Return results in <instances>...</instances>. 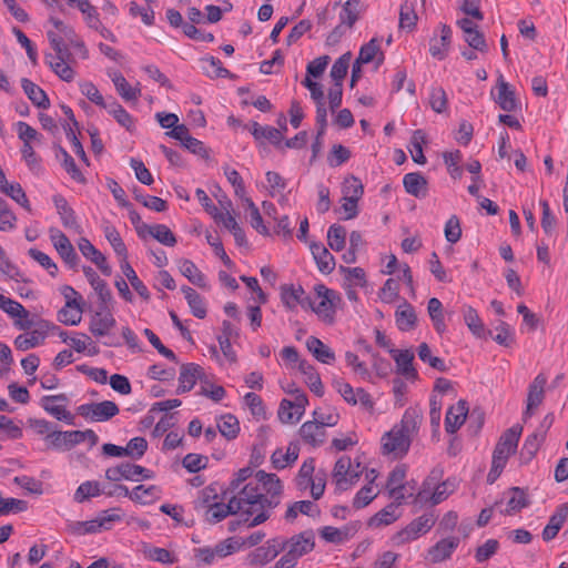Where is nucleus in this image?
<instances>
[{"label":"nucleus","mask_w":568,"mask_h":568,"mask_svg":"<svg viewBox=\"0 0 568 568\" xmlns=\"http://www.w3.org/2000/svg\"><path fill=\"white\" fill-rule=\"evenodd\" d=\"M283 486L275 474H267L264 470L255 473L243 487L231 490L233 496L232 505L235 511L246 515L242 521H231L230 530L236 526L244 525L246 528L263 524L270 518L268 510L275 508L281 501Z\"/></svg>","instance_id":"obj_1"},{"label":"nucleus","mask_w":568,"mask_h":568,"mask_svg":"<svg viewBox=\"0 0 568 568\" xmlns=\"http://www.w3.org/2000/svg\"><path fill=\"white\" fill-rule=\"evenodd\" d=\"M422 420V409L418 407H408L404 412L400 422L395 424L390 430L382 436V454L384 456H392L393 458L404 457L409 450L413 438L418 434Z\"/></svg>","instance_id":"obj_2"},{"label":"nucleus","mask_w":568,"mask_h":568,"mask_svg":"<svg viewBox=\"0 0 568 568\" xmlns=\"http://www.w3.org/2000/svg\"><path fill=\"white\" fill-rule=\"evenodd\" d=\"M342 302L341 294L324 284H315L308 298L307 310L326 325L335 323L336 311Z\"/></svg>","instance_id":"obj_3"},{"label":"nucleus","mask_w":568,"mask_h":568,"mask_svg":"<svg viewBox=\"0 0 568 568\" xmlns=\"http://www.w3.org/2000/svg\"><path fill=\"white\" fill-rule=\"evenodd\" d=\"M520 435L521 428L511 427L499 437L493 452L491 467L487 475V481L489 484L497 480L506 467L509 457L516 453Z\"/></svg>","instance_id":"obj_4"},{"label":"nucleus","mask_w":568,"mask_h":568,"mask_svg":"<svg viewBox=\"0 0 568 568\" xmlns=\"http://www.w3.org/2000/svg\"><path fill=\"white\" fill-rule=\"evenodd\" d=\"M408 466L397 464L389 473L385 483V493L397 504H405L409 498L415 503L416 481L407 480Z\"/></svg>","instance_id":"obj_5"},{"label":"nucleus","mask_w":568,"mask_h":568,"mask_svg":"<svg viewBox=\"0 0 568 568\" xmlns=\"http://www.w3.org/2000/svg\"><path fill=\"white\" fill-rule=\"evenodd\" d=\"M438 478L439 473L432 471L423 481L422 488L415 496L416 504L429 501L432 505H438L446 500L457 489V483L455 479L448 478L437 484Z\"/></svg>","instance_id":"obj_6"},{"label":"nucleus","mask_w":568,"mask_h":568,"mask_svg":"<svg viewBox=\"0 0 568 568\" xmlns=\"http://www.w3.org/2000/svg\"><path fill=\"white\" fill-rule=\"evenodd\" d=\"M195 509L203 514L205 521L209 524H217L231 514H239L235 511V506L232 505L231 498L225 504L220 501L217 495H213L212 490L209 489L201 491L200 497L195 501Z\"/></svg>","instance_id":"obj_7"},{"label":"nucleus","mask_w":568,"mask_h":568,"mask_svg":"<svg viewBox=\"0 0 568 568\" xmlns=\"http://www.w3.org/2000/svg\"><path fill=\"white\" fill-rule=\"evenodd\" d=\"M363 471L364 468L359 460L342 456L335 463L332 477L337 489L348 490L357 484Z\"/></svg>","instance_id":"obj_8"},{"label":"nucleus","mask_w":568,"mask_h":568,"mask_svg":"<svg viewBox=\"0 0 568 568\" xmlns=\"http://www.w3.org/2000/svg\"><path fill=\"white\" fill-rule=\"evenodd\" d=\"M296 486L300 490H311V495L314 499H320L326 486L325 474H315V460L308 458L303 462L295 478Z\"/></svg>","instance_id":"obj_9"},{"label":"nucleus","mask_w":568,"mask_h":568,"mask_svg":"<svg viewBox=\"0 0 568 568\" xmlns=\"http://www.w3.org/2000/svg\"><path fill=\"white\" fill-rule=\"evenodd\" d=\"M52 49L54 53H47L44 57L49 68L63 81L71 82L75 78V71L72 67L73 60L69 50H62L61 44L54 38L52 39Z\"/></svg>","instance_id":"obj_10"},{"label":"nucleus","mask_w":568,"mask_h":568,"mask_svg":"<svg viewBox=\"0 0 568 568\" xmlns=\"http://www.w3.org/2000/svg\"><path fill=\"white\" fill-rule=\"evenodd\" d=\"M435 517L433 514H423L413 519L407 526L392 536L390 540L394 546H403L412 542L419 537L426 535L435 525Z\"/></svg>","instance_id":"obj_11"},{"label":"nucleus","mask_w":568,"mask_h":568,"mask_svg":"<svg viewBox=\"0 0 568 568\" xmlns=\"http://www.w3.org/2000/svg\"><path fill=\"white\" fill-rule=\"evenodd\" d=\"M333 387L348 405H361L364 410L368 413L374 412L375 402L364 388H354L343 378L334 379Z\"/></svg>","instance_id":"obj_12"},{"label":"nucleus","mask_w":568,"mask_h":568,"mask_svg":"<svg viewBox=\"0 0 568 568\" xmlns=\"http://www.w3.org/2000/svg\"><path fill=\"white\" fill-rule=\"evenodd\" d=\"M50 327L51 324L48 321L40 320L37 323L33 322L31 328L23 329L24 332L14 338V347L18 351L26 352L41 346L49 335Z\"/></svg>","instance_id":"obj_13"},{"label":"nucleus","mask_w":568,"mask_h":568,"mask_svg":"<svg viewBox=\"0 0 568 568\" xmlns=\"http://www.w3.org/2000/svg\"><path fill=\"white\" fill-rule=\"evenodd\" d=\"M105 477L112 481H119L121 479L138 481L140 479H152L154 473L140 465L122 463L115 467L108 468L105 470Z\"/></svg>","instance_id":"obj_14"},{"label":"nucleus","mask_w":568,"mask_h":568,"mask_svg":"<svg viewBox=\"0 0 568 568\" xmlns=\"http://www.w3.org/2000/svg\"><path fill=\"white\" fill-rule=\"evenodd\" d=\"M78 409L82 417L95 423L106 422L120 412L118 405L112 400L82 404Z\"/></svg>","instance_id":"obj_15"},{"label":"nucleus","mask_w":568,"mask_h":568,"mask_svg":"<svg viewBox=\"0 0 568 568\" xmlns=\"http://www.w3.org/2000/svg\"><path fill=\"white\" fill-rule=\"evenodd\" d=\"M0 310L4 312L18 329H29L33 325L29 311L18 301L0 294Z\"/></svg>","instance_id":"obj_16"},{"label":"nucleus","mask_w":568,"mask_h":568,"mask_svg":"<svg viewBox=\"0 0 568 568\" xmlns=\"http://www.w3.org/2000/svg\"><path fill=\"white\" fill-rule=\"evenodd\" d=\"M452 39V28L445 23H439L429 40L430 55L438 61L446 59L450 50Z\"/></svg>","instance_id":"obj_17"},{"label":"nucleus","mask_w":568,"mask_h":568,"mask_svg":"<svg viewBox=\"0 0 568 568\" xmlns=\"http://www.w3.org/2000/svg\"><path fill=\"white\" fill-rule=\"evenodd\" d=\"M49 237L50 241L60 255V257L70 266L75 267L79 257L74 251L73 245L71 244L70 240L67 237V235L57 227H50L49 229Z\"/></svg>","instance_id":"obj_18"},{"label":"nucleus","mask_w":568,"mask_h":568,"mask_svg":"<svg viewBox=\"0 0 568 568\" xmlns=\"http://www.w3.org/2000/svg\"><path fill=\"white\" fill-rule=\"evenodd\" d=\"M67 397L63 394L43 396L41 407L52 417L69 425L73 424L74 416L67 409Z\"/></svg>","instance_id":"obj_19"},{"label":"nucleus","mask_w":568,"mask_h":568,"mask_svg":"<svg viewBox=\"0 0 568 568\" xmlns=\"http://www.w3.org/2000/svg\"><path fill=\"white\" fill-rule=\"evenodd\" d=\"M546 383L547 378L542 374L537 375L530 383L528 387L526 409L523 414L524 422L530 418L535 414V410L542 404Z\"/></svg>","instance_id":"obj_20"},{"label":"nucleus","mask_w":568,"mask_h":568,"mask_svg":"<svg viewBox=\"0 0 568 568\" xmlns=\"http://www.w3.org/2000/svg\"><path fill=\"white\" fill-rule=\"evenodd\" d=\"M116 321L110 307H99L89 323V331L94 337H104L115 326Z\"/></svg>","instance_id":"obj_21"},{"label":"nucleus","mask_w":568,"mask_h":568,"mask_svg":"<svg viewBox=\"0 0 568 568\" xmlns=\"http://www.w3.org/2000/svg\"><path fill=\"white\" fill-rule=\"evenodd\" d=\"M203 367L195 363L183 364L180 367L178 394H184L194 388L197 381L202 384L204 379Z\"/></svg>","instance_id":"obj_22"},{"label":"nucleus","mask_w":568,"mask_h":568,"mask_svg":"<svg viewBox=\"0 0 568 568\" xmlns=\"http://www.w3.org/2000/svg\"><path fill=\"white\" fill-rule=\"evenodd\" d=\"M284 544L285 550L290 552V556L298 559L313 550L315 546L314 534L313 531L306 530L284 540Z\"/></svg>","instance_id":"obj_23"},{"label":"nucleus","mask_w":568,"mask_h":568,"mask_svg":"<svg viewBox=\"0 0 568 568\" xmlns=\"http://www.w3.org/2000/svg\"><path fill=\"white\" fill-rule=\"evenodd\" d=\"M283 550H285L284 539H270L264 546L257 547L254 550L251 557V562L256 566H265Z\"/></svg>","instance_id":"obj_24"},{"label":"nucleus","mask_w":568,"mask_h":568,"mask_svg":"<svg viewBox=\"0 0 568 568\" xmlns=\"http://www.w3.org/2000/svg\"><path fill=\"white\" fill-rule=\"evenodd\" d=\"M458 545V537L443 538L428 549L427 559L432 564L443 562L452 557Z\"/></svg>","instance_id":"obj_25"},{"label":"nucleus","mask_w":568,"mask_h":568,"mask_svg":"<svg viewBox=\"0 0 568 568\" xmlns=\"http://www.w3.org/2000/svg\"><path fill=\"white\" fill-rule=\"evenodd\" d=\"M388 352L396 364L397 374L406 379H415L417 377V371L413 365L415 357L413 351L389 348Z\"/></svg>","instance_id":"obj_26"},{"label":"nucleus","mask_w":568,"mask_h":568,"mask_svg":"<svg viewBox=\"0 0 568 568\" xmlns=\"http://www.w3.org/2000/svg\"><path fill=\"white\" fill-rule=\"evenodd\" d=\"M109 78L114 84L118 94L125 102H136L141 95L140 83L131 85L120 71L111 70L108 72Z\"/></svg>","instance_id":"obj_27"},{"label":"nucleus","mask_w":568,"mask_h":568,"mask_svg":"<svg viewBox=\"0 0 568 568\" xmlns=\"http://www.w3.org/2000/svg\"><path fill=\"white\" fill-rule=\"evenodd\" d=\"M78 247L81 254L101 271L105 276H110L112 268L109 265L106 257L85 237H81L78 242Z\"/></svg>","instance_id":"obj_28"},{"label":"nucleus","mask_w":568,"mask_h":568,"mask_svg":"<svg viewBox=\"0 0 568 568\" xmlns=\"http://www.w3.org/2000/svg\"><path fill=\"white\" fill-rule=\"evenodd\" d=\"M281 298L287 310L295 311L297 306L307 310L310 296L305 294L301 285H284L282 287Z\"/></svg>","instance_id":"obj_29"},{"label":"nucleus","mask_w":568,"mask_h":568,"mask_svg":"<svg viewBox=\"0 0 568 568\" xmlns=\"http://www.w3.org/2000/svg\"><path fill=\"white\" fill-rule=\"evenodd\" d=\"M396 327L400 332H410L417 326L415 307L407 301L400 303L394 314Z\"/></svg>","instance_id":"obj_30"},{"label":"nucleus","mask_w":568,"mask_h":568,"mask_svg":"<svg viewBox=\"0 0 568 568\" xmlns=\"http://www.w3.org/2000/svg\"><path fill=\"white\" fill-rule=\"evenodd\" d=\"M50 22L53 26V29L49 30L47 32V37L50 42V45L52 47V39L54 38L55 40H58L60 42L62 50H69L68 44L77 36V32L74 31V29L71 26L65 24L63 21L55 19V18H51Z\"/></svg>","instance_id":"obj_31"},{"label":"nucleus","mask_w":568,"mask_h":568,"mask_svg":"<svg viewBox=\"0 0 568 568\" xmlns=\"http://www.w3.org/2000/svg\"><path fill=\"white\" fill-rule=\"evenodd\" d=\"M405 192L417 199H424L428 194V181L420 172L406 173L403 178Z\"/></svg>","instance_id":"obj_32"},{"label":"nucleus","mask_w":568,"mask_h":568,"mask_svg":"<svg viewBox=\"0 0 568 568\" xmlns=\"http://www.w3.org/2000/svg\"><path fill=\"white\" fill-rule=\"evenodd\" d=\"M468 414V406L465 400H459L450 406L445 417V429L449 434L456 433L465 423Z\"/></svg>","instance_id":"obj_33"},{"label":"nucleus","mask_w":568,"mask_h":568,"mask_svg":"<svg viewBox=\"0 0 568 568\" xmlns=\"http://www.w3.org/2000/svg\"><path fill=\"white\" fill-rule=\"evenodd\" d=\"M248 130L257 142L268 141L276 148H282L283 132L280 129L252 122Z\"/></svg>","instance_id":"obj_34"},{"label":"nucleus","mask_w":568,"mask_h":568,"mask_svg":"<svg viewBox=\"0 0 568 568\" xmlns=\"http://www.w3.org/2000/svg\"><path fill=\"white\" fill-rule=\"evenodd\" d=\"M310 250L317 268L323 274H329L335 267V258L322 243L311 242Z\"/></svg>","instance_id":"obj_35"},{"label":"nucleus","mask_w":568,"mask_h":568,"mask_svg":"<svg viewBox=\"0 0 568 568\" xmlns=\"http://www.w3.org/2000/svg\"><path fill=\"white\" fill-rule=\"evenodd\" d=\"M496 103L504 111L511 112L518 106V101L515 97L514 90L509 83L505 81L504 77L500 75L497 83V94L495 97Z\"/></svg>","instance_id":"obj_36"},{"label":"nucleus","mask_w":568,"mask_h":568,"mask_svg":"<svg viewBox=\"0 0 568 568\" xmlns=\"http://www.w3.org/2000/svg\"><path fill=\"white\" fill-rule=\"evenodd\" d=\"M402 505L403 504H397L392 500V503L386 505L369 519L368 526L372 528H381L392 525L400 517L398 508Z\"/></svg>","instance_id":"obj_37"},{"label":"nucleus","mask_w":568,"mask_h":568,"mask_svg":"<svg viewBox=\"0 0 568 568\" xmlns=\"http://www.w3.org/2000/svg\"><path fill=\"white\" fill-rule=\"evenodd\" d=\"M300 436L304 443L317 447L321 446L326 437V432L315 420L305 422L300 428Z\"/></svg>","instance_id":"obj_38"},{"label":"nucleus","mask_w":568,"mask_h":568,"mask_svg":"<svg viewBox=\"0 0 568 568\" xmlns=\"http://www.w3.org/2000/svg\"><path fill=\"white\" fill-rule=\"evenodd\" d=\"M162 496V490L156 485H138L130 494V499L141 505H151L159 500Z\"/></svg>","instance_id":"obj_39"},{"label":"nucleus","mask_w":568,"mask_h":568,"mask_svg":"<svg viewBox=\"0 0 568 568\" xmlns=\"http://www.w3.org/2000/svg\"><path fill=\"white\" fill-rule=\"evenodd\" d=\"M568 517V506L561 505L559 506L556 511L550 516L548 524L542 530V539L545 541L552 540L561 527L564 526L565 521Z\"/></svg>","instance_id":"obj_40"},{"label":"nucleus","mask_w":568,"mask_h":568,"mask_svg":"<svg viewBox=\"0 0 568 568\" xmlns=\"http://www.w3.org/2000/svg\"><path fill=\"white\" fill-rule=\"evenodd\" d=\"M462 314L466 326L475 337L484 338L487 336V334H491V332L486 331L478 312L473 306L465 305L462 308Z\"/></svg>","instance_id":"obj_41"},{"label":"nucleus","mask_w":568,"mask_h":568,"mask_svg":"<svg viewBox=\"0 0 568 568\" xmlns=\"http://www.w3.org/2000/svg\"><path fill=\"white\" fill-rule=\"evenodd\" d=\"M306 347L318 362L327 365H331L335 362V353L320 338L310 336L306 339Z\"/></svg>","instance_id":"obj_42"},{"label":"nucleus","mask_w":568,"mask_h":568,"mask_svg":"<svg viewBox=\"0 0 568 568\" xmlns=\"http://www.w3.org/2000/svg\"><path fill=\"white\" fill-rule=\"evenodd\" d=\"M53 203L60 220L65 229L79 230V223L77 221L73 209L69 205L68 201L60 194L53 196Z\"/></svg>","instance_id":"obj_43"},{"label":"nucleus","mask_w":568,"mask_h":568,"mask_svg":"<svg viewBox=\"0 0 568 568\" xmlns=\"http://www.w3.org/2000/svg\"><path fill=\"white\" fill-rule=\"evenodd\" d=\"M357 59L364 64L375 62L379 67L384 62V53L381 50L379 40L372 38L367 43L361 47Z\"/></svg>","instance_id":"obj_44"},{"label":"nucleus","mask_w":568,"mask_h":568,"mask_svg":"<svg viewBox=\"0 0 568 568\" xmlns=\"http://www.w3.org/2000/svg\"><path fill=\"white\" fill-rule=\"evenodd\" d=\"M298 369L304 375V381L308 388L311 389V392H313L318 397L323 396L324 385L315 367L307 361H302L300 362Z\"/></svg>","instance_id":"obj_45"},{"label":"nucleus","mask_w":568,"mask_h":568,"mask_svg":"<svg viewBox=\"0 0 568 568\" xmlns=\"http://www.w3.org/2000/svg\"><path fill=\"white\" fill-rule=\"evenodd\" d=\"M300 448L296 444H290L286 449H276L271 457L272 465L275 469H284L294 464L298 458Z\"/></svg>","instance_id":"obj_46"},{"label":"nucleus","mask_w":568,"mask_h":568,"mask_svg":"<svg viewBox=\"0 0 568 568\" xmlns=\"http://www.w3.org/2000/svg\"><path fill=\"white\" fill-rule=\"evenodd\" d=\"M21 87L29 98V100L38 108L41 109H48L50 106V100L44 92L43 89H41L38 84L32 82L31 80L23 78L21 80Z\"/></svg>","instance_id":"obj_47"},{"label":"nucleus","mask_w":568,"mask_h":568,"mask_svg":"<svg viewBox=\"0 0 568 568\" xmlns=\"http://www.w3.org/2000/svg\"><path fill=\"white\" fill-rule=\"evenodd\" d=\"M105 110L113 119L129 132L135 129V121L132 115L114 99H111L105 105Z\"/></svg>","instance_id":"obj_48"},{"label":"nucleus","mask_w":568,"mask_h":568,"mask_svg":"<svg viewBox=\"0 0 568 568\" xmlns=\"http://www.w3.org/2000/svg\"><path fill=\"white\" fill-rule=\"evenodd\" d=\"M69 345L77 352L88 356L97 355L99 348L93 339L85 333L74 332L70 337Z\"/></svg>","instance_id":"obj_49"},{"label":"nucleus","mask_w":568,"mask_h":568,"mask_svg":"<svg viewBox=\"0 0 568 568\" xmlns=\"http://www.w3.org/2000/svg\"><path fill=\"white\" fill-rule=\"evenodd\" d=\"M338 271L343 275V284L347 285L348 287L364 288L367 285V276L364 268L358 266L348 267L339 265Z\"/></svg>","instance_id":"obj_50"},{"label":"nucleus","mask_w":568,"mask_h":568,"mask_svg":"<svg viewBox=\"0 0 568 568\" xmlns=\"http://www.w3.org/2000/svg\"><path fill=\"white\" fill-rule=\"evenodd\" d=\"M179 270L183 276H185L192 284L207 288V281L205 275L191 260H182L179 263Z\"/></svg>","instance_id":"obj_51"},{"label":"nucleus","mask_w":568,"mask_h":568,"mask_svg":"<svg viewBox=\"0 0 568 568\" xmlns=\"http://www.w3.org/2000/svg\"><path fill=\"white\" fill-rule=\"evenodd\" d=\"M182 292L192 314L197 318H204L206 316V304L203 297L190 286H183Z\"/></svg>","instance_id":"obj_52"},{"label":"nucleus","mask_w":568,"mask_h":568,"mask_svg":"<svg viewBox=\"0 0 568 568\" xmlns=\"http://www.w3.org/2000/svg\"><path fill=\"white\" fill-rule=\"evenodd\" d=\"M120 268L124 276L130 282L133 290L144 300H148L150 297V292L148 287L144 285V283L139 278L136 272L131 266L128 260L120 261Z\"/></svg>","instance_id":"obj_53"},{"label":"nucleus","mask_w":568,"mask_h":568,"mask_svg":"<svg viewBox=\"0 0 568 568\" xmlns=\"http://www.w3.org/2000/svg\"><path fill=\"white\" fill-rule=\"evenodd\" d=\"M427 312L435 331L442 335L446 332L443 304L437 297H432L427 304Z\"/></svg>","instance_id":"obj_54"},{"label":"nucleus","mask_w":568,"mask_h":568,"mask_svg":"<svg viewBox=\"0 0 568 568\" xmlns=\"http://www.w3.org/2000/svg\"><path fill=\"white\" fill-rule=\"evenodd\" d=\"M426 143L425 133L422 130H416L413 132L412 138L409 140V144L407 145L408 152L413 161L417 164H425L426 158L423 152V145Z\"/></svg>","instance_id":"obj_55"},{"label":"nucleus","mask_w":568,"mask_h":568,"mask_svg":"<svg viewBox=\"0 0 568 568\" xmlns=\"http://www.w3.org/2000/svg\"><path fill=\"white\" fill-rule=\"evenodd\" d=\"M200 68L209 78H226L230 72L223 68L220 59L209 55L200 60Z\"/></svg>","instance_id":"obj_56"},{"label":"nucleus","mask_w":568,"mask_h":568,"mask_svg":"<svg viewBox=\"0 0 568 568\" xmlns=\"http://www.w3.org/2000/svg\"><path fill=\"white\" fill-rule=\"evenodd\" d=\"M527 506L528 499L526 493L523 489L515 487L511 488L507 495V504L503 513L511 515L517 511H520L523 508Z\"/></svg>","instance_id":"obj_57"},{"label":"nucleus","mask_w":568,"mask_h":568,"mask_svg":"<svg viewBox=\"0 0 568 568\" xmlns=\"http://www.w3.org/2000/svg\"><path fill=\"white\" fill-rule=\"evenodd\" d=\"M103 494V489L99 481L97 480H87L80 484V486L77 488L73 495L74 501L81 504L85 500L99 497Z\"/></svg>","instance_id":"obj_58"},{"label":"nucleus","mask_w":568,"mask_h":568,"mask_svg":"<svg viewBox=\"0 0 568 568\" xmlns=\"http://www.w3.org/2000/svg\"><path fill=\"white\" fill-rule=\"evenodd\" d=\"M124 517V513L120 507H113L105 510L100 511L97 515V520L100 527V530H110L116 523L122 521Z\"/></svg>","instance_id":"obj_59"},{"label":"nucleus","mask_w":568,"mask_h":568,"mask_svg":"<svg viewBox=\"0 0 568 568\" xmlns=\"http://www.w3.org/2000/svg\"><path fill=\"white\" fill-rule=\"evenodd\" d=\"M148 233L158 242L165 246H174L176 237L173 232L164 224L143 225Z\"/></svg>","instance_id":"obj_60"},{"label":"nucleus","mask_w":568,"mask_h":568,"mask_svg":"<svg viewBox=\"0 0 568 568\" xmlns=\"http://www.w3.org/2000/svg\"><path fill=\"white\" fill-rule=\"evenodd\" d=\"M104 236L120 261L128 260V250L118 230L112 225H106L104 227Z\"/></svg>","instance_id":"obj_61"},{"label":"nucleus","mask_w":568,"mask_h":568,"mask_svg":"<svg viewBox=\"0 0 568 568\" xmlns=\"http://www.w3.org/2000/svg\"><path fill=\"white\" fill-rule=\"evenodd\" d=\"M219 432L227 439H234L240 433L239 419L232 414L222 415L216 423Z\"/></svg>","instance_id":"obj_62"},{"label":"nucleus","mask_w":568,"mask_h":568,"mask_svg":"<svg viewBox=\"0 0 568 568\" xmlns=\"http://www.w3.org/2000/svg\"><path fill=\"white\" fill-rule=\"evenodd\" d=\"M379 494L377 485L365 484L354 496L352 505L355 509L368 506Z\"/></svg>","instance_id":"obj_63"},{"label":"nucleus","mask_w":568,"mask_h":568,"mask_svg":"<svg viewBox=\"0 0 568 568\" xmlns=\"http://www.w3.org/2000/svg\"><path fill=\"white\" fill-rule=\"evenodd\" d=\"M346 229L339 224H333L328 227L327 231V244L328 246L335 251L341 252L345 248L346 244Z\"/></svg>","instance_id":"obj_64"}]
</instances>
